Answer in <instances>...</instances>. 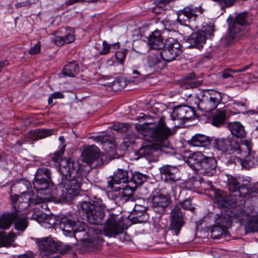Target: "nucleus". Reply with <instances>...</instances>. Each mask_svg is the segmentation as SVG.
Wrapping results in <instances>:
<instances>
[{
  "mask_svg": "<svg viewBox=\"0 0 258 258\" xmlns=\"http://www.w3.org/2000/svg\"><path fill=\"white\" fill-rule=\"evenodd\" d=\"M116 216L114 214H110L105 223L103 231L90 228L89 232L86 231V225L83 224L82 228L75 229L77 223L72 221L67 217L62 218L59 222V227L64 232L65 234H70L72 232L77 234L79 232H83L84 234L88 233L84 242L85 246L92 249H96L99 248L102 243L103 240L102 235L110 237H116L117 235L122 233L123 228L116 220Z\"/></svg>",
  "mask_w": 258,
  "mask_h": 258,
  "instance_id": "nucleus-1",
  "label": "nucleus"
},
{
  "mask_svg": "<svg viewBox=\"0 0 258 258\" xmlns=\"http://www.w3.org/2000/svg\"><path fill=\"white\" fill-rule=\"evenodd\" d=\"M59 171L66 178L62 189L63 198L67 201H71L79 195L83 185L84 176L83 171L78 162L67 159L60 160Z\"/></svg>",
  "mask_w": 258,
  "mask_h": 258,
  "instance_id": "nucleus-2",
  "label": "nucleus"
},
{
  "mask_svg": "<svg viewBox=\"0 0 258 258\" xmlns=\"http://www.w3.org/2000/svg\"><path fill=\"white\" fill-rule=\"evenodd\" d=\"M139 132L146 138L152 140L158 146L159 150L169 148L170 144L169 138L174 134V132L168 127L163 118H160L157 124L145 123L139 128Z\"/></svg>",
  "mask_w": 258,
  "mask_h": 258,
  "instance_id": "nucleus-3",
  "label": "nucleus"
},
{
  "mask_svg": "<svg viewBox=\"0 0 258 258\" xmlns=\"http://www.w3.org/2000/svg\"><path fill=\"white\" fill-rule=\"evenodd\" d=\"M128 182V172L125 170L118 169L114 172L113 175L110 177V179L108 181V185L111 189L114 188V184H126ZM116 189H122L121 191L117 194H115L114 196L122 202L127 201H133L135 200L133 194L134 192V187L130 185H126L120 186Z\"/></svg>",
  "mask_w": 258,
  "mask_h": 258,
  "instance_id": "nucleus-4",
  "label": "nucleus"
},
{
  "mask_svg": "<svg viewBox=\"0 0 258 258\" xmlns=\"http://www.w3.org/2000/svg\"><path fill=\"white\" fill-rule=\"evenodd\" d=\"M78 211L80 215L86 216L87 221L93 225H99L102 223L105 216L104 206L98 203L91 204L83 202L78 206Z\"/></svg>",
  "mask_w": 258,
  "mask_h": 258,
  "instance_id": "nucleus-5",
  "label": "nucleus"
},
{
  "mask_svg": "<svg viewBox=\"0 0 258 258\" xmlns=\"http://www.w3.org/2000/svg\"><path fill=\"white\" fill-rule=\"evenodd\" d=\"M215 202L221 208H237L241 215H247L243 208L245 201L241 197H237L233 194H227L223 190H218L215 192Z\"/></svg>",
  "mask_w": 258,
  "mask_h": 258,
  "instance_id": "nucleus-6",
  "label": "nucleus"
},
{
  "mask_svg": "<svg viewBox=\"0 0 258 258\" xmlns=\"http://www.w3.org/2000/svg\"><path fill=\"white\" fill-rule=\"evenodd\" d=\"M212 145L217 152L225 155L240 153L243 147H246V146H242V143L230 137L215 138L212 140Z\"/></svg>",
  "mask_w": 258,
  "mask_h": 258,
  "instance_id": "nucleus-7",
  "label": "nucleus"
},
{
  "mask_svg": "<svg viewBox=\"0 0 258 258\" xmlns=\"http://www.w3.org/2000/svg\"><path fill=\"white\" fill-rule=\"evenodd\" d=\"M227 186L229 190L235 193L234 196L244 199L248 196L258 192V188L248 181L240 183L235 177L227 176Z\"/></svg>",
  "mask_w": 258,
  "mask_h": 258,
  "instance_id": "nucleus-8",
  "label": "nucleus"
},
{
  "mask_svg": "<svg viewBox=\"0 0 258 258\" xmlns=\"http://www.w3.org/2000/svg\"><path fill=\"white\" fill-rule=\"evenodd\" d=\"M214 32V26L212 25H207L197 32H193L187 40L189 44L188 47H195L199 49L203 48L206 40L211 38Z\"/></svg>",
  "mask_w": 258,
  "mask_h": 258,
  "instance_id": "nucleus-9",
  "label": "nucleus"
},
{
  "mask_svg": "<svg viewBox=\"0 0 258 258\" xmlns=\"http://www.w3.org/2000/svg\"><path fill=\"white\" fill-rule=\"evenodd\" d=\"M11 202L15 211L21 212L30 204H39L44 202V199L38 196L32 197L30 192H23L21 195H11Z\"/></svg>",
  "mask_w": 258,
  "mask_h": 258,
  "instance_id": "nucleus-10",
  "label": "nucleus"
},
{
  "mask_svg": "<svg viewBox=\"0 0 258 258\" xmlns=\"http://www.w3.org/2000/svg\"><path fill=\"white\" fill-rule=\"evenodd\" d=\"M222 99L220 92L215 90H206L204 91L198 106L200 109L205 112H211L217 108Z\"/></svg>",
  "mask_w": 258,
  "mask_h": 258,
  "instance_id": "nucleus-11",
  "label": "nucleus"
},
{
  "mask_svg": "<svg viewBox=\"0 0 258 258\" xmlns=\"http://www.w3.org/2000/svg\"><path fill=\"white\" fill-rule=\"evenodd\" d=\"M232 217L229 214H217L215 217V226L211 230V237L213 239H219L223 235H225L227 229L231 226Z\"/></svg>",
  "mask_w": 258,
  "mask_h": 258,
  "instance_id": "nucleus-12",
  "label": "nucleus"
},
{
  "mask_svg": "<svg viewBox=\"0 0 258 258\" xmlns=\"http://www.w3.org/2000/svg\"><path fill=\"white\" fill-rule=\"evenodd\" d=\"M182 52L181 44L177 40L173 38H168L165 40V45L161 50V56L165 61L174 60Z\"/></svg>",
  "mask_w": 258,
  "mask_h": 258,
  "instance_id": "nucleus-13",
  "label": "nucleus"
},
{
  "mask_svg": "<svg viewBox=\"0 0 258 258\" xmlns=\"http://www.w3.org/2000/svg\"><path fill=\"white\" fill-rule=\"evenodd\" d=\"M247 33L246 28L231 22L229 24L228 34L222 38V41L226 46L233 44L245 37Z\"/></svg>",
  "mask_w": 258,
  "mask_h": 258,
  "instance_id": "nucleus-14",
  "label": "nucleus"
},
{
  "mask_svg": "<svg viewBox=\"0 0 258 258\" xmlns=\"http://www.w3.org/2000/svg\"><path fill=\"white\" fill-rule=\"evenodd\" d=\"M196 111L194 107L187 105H179L174 108L171 114L172 120H177L179 124H182L188 120L194 118Z\"/></svg>",
  "mask_w": 258,
  "mask_h": 258,
  "instance_id": "nucleus-15",
  "label": "nucleus"
},
{
  "mask_svg": "<svg viewBox=\"0 0 258 258\" xmlns=\"http://www.w3.org/2000/svg\"><path fill=\"white\" fill-rule=\"evenodd\" d=\"M242 146H246V147H243L241 153L237 154L245 156L244 159L240 161L242 168L249 169L254 167L258 164V160L255 152L252 149V144L246 141L242 143Z\"/></svg>",
  "mask_w": 258,
  "mask_h": 258,
  "instance_id": "nucleus-16",
  "label": "nucleus"
},
{
  "mask_svg": "<svg viewBox=\"0 0 258 258\" xmlns=\"http://www.w3.org/2000/svg\"><path fill=\"white\" fill-rule=\"evenodd\" d=\"M51 183V173L45 168L38 169L33 182L34 188L37 191L46 189Z\"/></svg>",
  "mask_w": 258,
  "mask_h": 258,
  "instance_id": "nucleus-17",
  "label": "nucleus"
},
{
  "mask_svg": "<svg viewBox=\"0 0 258 258\" xmlns=\"http://www.w3.org/2000/svg\"><path fill=\"white\" fill-rule=\"evenodd\" d=\"M83 160L91 166H97L103 163V159L97 147L91 145L85 148L82 153Z\"/></svg>",
  "mask_w": 258,
  "mask_h": 258,
  "instance_id": "nucleus-18",
  "label": "nucleus"
},
{
  "mask_svg": "<svg viewBox=\"0 0 258 258\" xmlns=\"http://www.w3.org/2000/svg\"><path fill=\"white\" fill-rule=\"evenodd\" d=\"M203 11L201 7H186L177 12V22L181 25H187L186 22H189L191 20H195L198 17L197 13L202 14Z\"/></svg>",
  "mask_w": 258,
  "mask_h": 258,
  "instance_id": "nucleus-19",
  "label": "nucleus"
},
{
  "mask_svg": "<svg viewBox=\"0 0 258 258\" xmlns=\"http://www.w3.org/2000/svg\"><path fill=\"white\" fill-rule=\"evenodd\" d=\"M170 230L176 235L180 233L181 227L184 225L183 215L178 207H175L171 212Z\"/></svg>",
  "mask_w": 258,
  "mask_h": 258,
  "instance_id": "nucleus-20",
  "label": "nucleus"
},
{
  "mask_svg": "<svg viewBox=\"0 0 258 258\" xmlns=\"http://www.w3.org/2000/svg\"><path fill=\"white\" fill-rule=\"evenodd\" d=\"M217 161L212 157H206L198 172L205 176H212L216 172Z\"/></svg>",
  "mask_w": 258,
  "mask_h": 258,
  "instance_id": "nucleus-21",
  "label": "nucleus"
},
{
  "mask_svg": "<svg viewBox=\"0 0 258 258\" xmlns=\"http://www.w3.org/2000/svg\"><path fill=\"white\" fill-rule=\"evenodd\" d=\"M152 207L158 213L163 212L165 208L168 206L169 198L160 193H156L152 198Z\"/></svg>",
  "mask_w": 258,
  "mask_h": 258,
  "instance_id": "nucleus-22",
  "label": "nucleus"
},
{
  "mask_svg": "<svg viewBox=\"0 0 258 258\" xmlns=\"http://www.w3.org/2000/svg\"><path fill=\"white\" fill-rule=\"evenodd\" d=\"M148 44L152 49L158 50L164 49L165 41L163 42L160 31L156 30L152 33L149 37Z\"/></svg>",
  "mask_w": 258,
  "mask_h": 258,
  "instance_id": "nucleus-23",
  "label": "nucleus"
},
{
  "mask_svg": "<svg viewBox=\"0 0 258 258\" xmlns=\"http://www.w3.org/2000/svg\"><path fill=\"white\" fill-rule=\"evenodd\" d=\"M205 158L206 157L201 152L193 153L188 157L186 163L192 169L198 172L202 162Z\"/></svg>",
  "mask_w": 258,
  "mask_h": 258,
  "instance_id": "nucleus-24",
  "label": "nucleus"
},
{
  "mask_svg": "<svg viewBox=\"0 0 258 258\" xmlns=\"http://www.w3.org/2000/svg\"><path fill=\"white\" fill-rule=\"evenodd\" d=\"M228 117L226 110H217L212 116L211 123L216 127H220L224 125Z\"/></svg>",
  "mask_w": 258,
  "mask_h": 258,
  "instance_id": "nucleus-25",
  "label": "nucleus"
},
{
  "mask_svg": "<svg viewBox=\"0 0 258 258\" xmlns=\"http://www.w3.org/2000/svg\"><path fill=\"white\" fill-rule=\"evenodd\" d=\"M160 172L165 176L166 180L170 182H175L177 178L175 174L178 172V169L174 166L168 165H163L159 168Z\"/></svg>",
  "mask_w": 258,
  "mask_h": 258,
  "instance_id": "nucleus-26",
  "label": "nucleus"
},
{
  "mask_svg": "<svg viewBox=\"0 0 258 258\" xmlns=\"http://www.w3.org/2000/svg\"><path fill=\"white\" fill-rule=\"evenodd\" d=\"M14 215V224L15 228L18 231L23 232L28 225V222L25 216L16 211Z\"/></svg>",
  "mask_w": 258,
  "mask_h": 258,
  "instance_id": "nucleus-27",
  "label": "nucleus"
},
{
  "mask_svg": "<svg viewBox=\"0 0 258 258\" xmlns=\"http://www.w3.org/2000/svg\"><path fill=\"white\" fill-rule=\"evenodd\" d=\"M80 71L78 63L76 61H70L63 68L62 73L65 76L74 77L77 75Z\"/></svg>",
  "mask_w": 258,
  "mask_h": 258,
  "instance_id": "nucleus-28",
  "label": "nucleus"
},
{
  "mask_svg": "<svg viewBox=\"0 0 258 258\" xmlns=\"http://www.w3.org/2000/svg\"><path fill=\"white\" fill-rule=\"evenodd\" d=\"M228 127L231 134L238 138L245 137L246 132L244 126L239 122H230L228 124Z\"/></svg>",
  "mask_w": 258,
  "mask_h": 258,
  "instance_id": "nucleus-29",
  "label": "nucleus"
},
{
  "mask_svg": "<svg viewBox=\"0 0 258 258\" xmlns=\"http://www.w3.org/2000/svg\"><path fill=\"white\" fill-rule=\"evenodd\" d=\"M145 207L138 205H135L134 212L132 214L133 222L135 223H142L145 222L146 220L144 219L146 216L145 213Z\"/></svg>",
  "mask_w": 258,
  "mask_h": 258,
  "instance_id": "nucleus-30",
  "label": "nucleus"
},
{
  "mask_svg": "<svg viewBox=\"0 0 258 258\" xmlns=\"http://www.w3.org/2000/svg\"><path fill=\"white\" fill-rule=\"evenodd\" d=\"M189 143L194 147H206L209 144V139L205 135L197 134L191 138Z\"/></svg>",
  "mask_w": 258,
  "mask_h": 258,
  "instance_id": "nucleus-31",
  "label": "nucleus"
},
{
  "mask_svg": "<svg viewBox=\"0 0 258 258\" xmlns=\"http://www.w3.org/2000/svg\"><path fill=\"white\" fill-rule=\"evenodd\" d=\"M157 149H159L158 147L156 149L153 147L151 143H149L147 145H143L139 150L136 151L135 153L137 156V159H139L152 155Z\"/></svg>",
  "mask_w": 258,
  "mask_h": 258,
  "instance_id": "nucleus-32",
  "label": "nucleus"
},
{
  "mask_svg": "<svg viewBox=\"0 0 258 258\" xmlns=\"http://www.w3.org/2000/svg\"><path fill=\"white\" fill-rule=\"evenodd\" d=\"M14 213L3 214L0 217V227L4 229H9L14 220Z\"/></svg>",
  "mask_w": 258,
  "mask_h": 258,
  "instance_id": "nucleus-33",
  "label": "nucleus"
},
{
  "mask_svg": "<svg viewBox=\"0 0 258 258\" xmlns=\"http://www.w3.org/2000/svg\"><path fill=\"white\" fill-rule=\"evenodd\" d=\"M231 22L238 25L242 26L244 28H246V27L250 23V21L248 18V13L246 12L238 14Z\"/></svg>",
  "mask_w": 258,
  "mask_h": 258,
  "instance_id": "nucleus-34",
  "label": "nucleus"
},
{
  "mask_svg": "<svg viewBox=\"0 0 258 258\" xmlns=\"http://www.w3.org/2000/svg\"><path fill=\"white\" fill-rule=\"evenodd\" d=\"M161 50L158 51L155 53H153L148 56V63L150 67H154L158 66V68L160 67V64L162 62L163 57L161 55Z\"/></svg>",
  "mask_w": 258,
  "mask_h": 258,
  "instance_id": "nucleus-35",
  "label": "nucleus"
},
{
  "mask_svg": "<svg viewBox=\"0 0 258 258\" xmlns=\"http://www.w3.org/2000/svg\"><path fill=\"white\" fill-rule=\"evenodd\" d=\"M246 232H258V215L251 217L245 225Z\"/></svg>",
  "mask_w": 258,
  "mask_h": 258,
  "instance_id": "nucleus-36",
  "label": "nucleus"
},
{
  "mask_svg": "<svg viewBox=\"0 0 258 258\" xmlns=\"http://www.w3.org/2000/svg\"><path fill=\"white\" fill-rule=\"evenodd\" d=\"M53 130L50 129H38L35 131H31L30 134L33 136V139L39 140L52 134Z\"/></svg>",
  "mask_w": 258,
  "mask_h": 258,
  "instance_id": "nucleus-37",
  "label": "nucleus"
},
{
  "mask_svg": "<svg viewBox=\"0 0 258 258\" xmlns=\"http://www.w3.org/2000/svg\"><path fill=\"white\" fill-rule=\"evenodd\" d=\"M15 234L10 232L8 234L0 233V247H9L14 241Z\"/></svg>",
  "mask_w": 258,
  "mask_h": 258,
  "instance_id": "nucleus-38",
  "label": "nucleus"
},
{
  "mask_svg": "<svg viewBox=\"0 0 258 258\" xmlns=\"http://www.w3.org/2000/svg\"><path fill=\"white\" fill-rule=\"evenodd\" d=\"M184 82L188 85L189 88H197L202 84V81L197 80L194 73H191L186 76L184 79Z\"/></svg>",
  "mask_w": 258,
  "mask_h": 258,
  "instance_id": "nucleus-39",
  "label": "nucleus"
},
{
  "mask_svg": "<svg viewBox=\"0 0 258 258\" xmlns=\"http://www.w3.org/2000/svg\"><path fill=\"white\" fill-rule=\"evenodd\" d=\"M146 180V177L145 175L140 173L135 172L132 176V181L130 183L133 182L135 183L137 186L142 185Z\"/></svg>",
  "mask_w": 258,
  "mask_h": 258,
  "instance_id": "nucleus-40",
  "label": "nucleus"
},
{
  "mask_svg": "<svg viewBox=\"0 0 258 258\" xmlns=\"http://www.w3.org/2000/svg\"><path fill=\"white\" fill-rule=\"evenodd\" d=\"M103 48L100 52V54L101 55H106L107 54L111 48L112 47L114 49H117L119 47V43H114L111 45L108 44L105 41H104L102 43Z\"/></svg>",
  "mask_w": 258,
  "mask_h": 258,
  "instance_id": "nucleus-41",
  "label": "nucleus"
},
{
  "mask_svg": "<svg viewBox=\"0 0 258 258\" xmlns=\"http://www.w3.org/2000/svg\"><path fill=\"white\" fill-rule=\"evenodd\" d=\"M130 127L131 125L126 123H116L112 126L113 130L121 132H125Z\"/></svg>",
  "mask_w": 258,
  "mask_h": 258,
  "instance_id": "nucleus-42",
  "label": "nucleus"
},
{
  "mask_svg": "<svg viewBox=\"0 0 258 258\" xmlns=\"http://www.w3.org/2000/svg\"><path fill=\"white\" fill-rule=\"evenodd\" d=\"M56 252H58L60 254H64L71 250L73 247L70 245H62L58 242V246H57Z\"/></svg>",
  "mask_w": 258,
  "mask_h": 258,
  "instance_id": "nucleus-43",
  "label": "nucleus"
},
{
  "mask_svg": "<svg viewBox=\"0 0 258 258\" xmlns=\"http://www.w3.org/2000/svg\"><path fill=\"white\" fill-rule=\"evenodd\" d=\"M67 30L69 31L64 37L66 43H70L75 40L74 30V29L67 28Z\"/></svg>",
  "mask_w": 258,
  "mask_h": 258,
  "instance_id": "nucleus-44",
  "label": "nucleus"
},
{
  "mask_svg": "<svg viewBox=\"0 0 258 258\" xmlns=\"http://www.w3.org/2000/svg\"><path fill=\"white\" fill-rule=\"evenodd\" d=\"M182 208L185 210L193 211L195 208L191 204V201L189 199H185L182 202L180 203Z\"/></svg>",
  "mask_w": 258,
  "mask_h": 258,
  "instance_id": "nucleus-45",
  "label": "nucleus"
},
{
  "mask_svg": "<svg viewBox=\"0 0 258 258\" xmlns=\"http://www.w3.org/2000/svg\"><path fill=\"white\" fill-rule=\"evenodd\" d=\"M66 145H63L58 152L54 153L52 157V160L54 162H58L61 158V156L63 154L65 150Z\"/></svg>",
  "mask_w": 258,
  "mask_h": 258,
  "instance_id": "nucleus-46",
  "label": "nucleus"
},
{
  "mask_svg": "<svg viewBox=\"0 0 258 258\" xmlns=\"http://www.w3.org/2000/svg\"><path fill=\"white\" fill-rule=\"evenodd\" d=\"M126 50L124 49L117 51L115 53L116 58L120 63H122L123 62L126 57Z\"/></svg>",
  "mask_w": 258,
  "mask_h": 258,
  "instance_id": "nucleus-47",
  "label": "nucleus"
},
{
  "mask_svg": "<svg viewBox=\"0 0 258 258\" xmlns=\"http://www.w3.org/2000/svg\"><path fill=\"white\" fill-rule=\"evenodd\" d=\"M40 50L41 44L40 42L38 41L34 46L32 47L31 49L29 50V53L31 55L38 54L40 52Z\"/></svg>",
  "mask_w": 258,
  "mask_h": 258,
  "instance_id": "nucleus-48",
  "label": "nucleus"
},
{
  "mask_svg": "<svg viewBox=\"0 0 258 258\" xmlns=\"http://www.w3.org/2000/svg\"><path fill=\"white\" fill-rule=\"evenodd\" d=\"M235 70H232L231 69L227 68L224 69L222 72V77L223 79H228L230 77H232V74L235 73Z\"/></svg>",
  "mask_w": 258,
  "mask_h": 258,
  "instance_id": "nucleus-49",
  "label": "nucleus"
},
{
  "mask_svg": "<svg viewBox=\"0 0 258 258\" xmlns=\"http://www.w3.org/2000/svg\"><path fill=\"white\" fill-rule=\"evenodd\" d=\"M245 103L241 101H234L232 104V108L237 111L238 112H240L241 111V109H239L240 107H245Z\"/></svg>",
  "mask_w": 258,
  "mask_h": 258,
  "instance_id": "nucleus-50",
  "label": "nucleus"
},
{
  "mask_svg": "<svg viewBox=\"0 0 258 258\" xmlns=\"http://www.w3.org/2000/svg\"><path fill=\"white\" fill-rule=\"evenodd\" d=\"M54 42L59 46H61L66 44L64 37L60 36H56L54 38Z\"/></svg>",
  "mask_w": 258,
  "mask_h": 258,
  "instance_id": "nucleus-51",
  "label": "nucleus"
},
{
  "mask_svg": "<svg viewBox=\"0 0 258 258\" xmlns=\"http://www.w3.org/2000/svg\"><path fill=\"white\" fill-rule=\"evenodd\" d=\"M31 4L30 1H27L25 2H18L15 5V7L17 9L22 7H25L30 6Z\"/></svg>",
  "mask_w": 258,
  "mask_h": 258,
  "instance_id": "nucleus-52",
  "label": "nucleus"
},
{
  "mask_svg": "<svg viewBox=\"0 0 258 258\" xmlns=\"http://www.w3.org/2000/svg\"><path fill=\"white\" fill-rule=\"evenodd\" d=\"M241 159L234 156H232L230 157L229 159L227 161V163L232 164L236 162L240 163Z\"/></svg>",
  "mask_w": 258,
  "mask_h": 258,
  "instance_id": "nucleus-53",
  "label": "nucleus"
},
{
  "mask_svg": "<svg viewBox=\"0 0 258 258\" xmlns=\"http://www.w3.org/2000/svg\"><path fill=\"white\" fill-rule=\"evenodd\" d=\"M252 63H250V64L246 65L240 69H239L238 70H235V71L234 72H235V73H241V72H245L246 70L250 69L251 68V67L252 66Z\"/></svg>",
  "mask_w": 258,
  "mask_h": 258,
  "instance_id": "nucleus-54",
  "label": "nucleus"
},
{
  "mask_svg": "<svg viewBox=\"0 0 258 258\" xmlns=\"http://www.w3.org/2000/svg\"><path fill=\"white\" fill-rule=\"evenodd\" d=\"M130 139L128 140L127 136H126L124 138L123 142L125 144L130 143L133 144L134 143V139H135V135L134 134H132L130 136Z\"/></svg>",
  "mask_w": 258,
  "mask_h": 258,
  "instance_id": "nucleus-55",
  "label": "nucleus"
},
{
  "mask_svg": "<svg viewBox=\"0 0 258 258\" xmlns=\"http://www.w3.org/2000/svg\"><path fill=\"white\" fill-rule=\"evenodd\" d=\"M86 1V0H68L66 2L65 4L67 6H71L77 3H84Z\"/></svg>",
  "mask_w": 258,
  "mask_h": 258,
  "instance_id": "nucleus-56",
  "label": "nucleus"
},
{
  "mask_svg": "<svg viewBox=\"0 0 258 258\" xmlns=\"http://www.w3.org/2000/svg\"><path fill=\"white\" fill-rule=\"evenodd\" d=\"M53 99H60L64 97V95L62 93L59 92H56L51 94Z\"/></svg>",
  "mask_w": 258,
  "mask_h": 258,
  "instance_id": "nucleus-57",
  "label": "nucleus"
},
{
  "mask_svg": "<svg viewBox=\"0 0 258 258\" xmlns=\"http://www.w3.org/2000/svg\"><path fill=\"white\" fill-rule=\"evenodd\" d=\"M174 0H156L155 1V4L156 5H160V4H161V5H167L173 1H174Z\"/></svg>",
  "mask_w": 258,
  "mask_h": 258,
  "instance_id": "nucleus-58",
  "label": "nucleus"
},
{
  "mask_svg": "<svg viewBox=\"0 0 258 258\" xmlns=\"http://www.w3.org/2000/svg\"><path fill=\"white\" fill-rule=\"evenodd\" d=\"M18 258H35L33 253H24L18 256Z\"/></svg>",
  "mask_w": 258,
  "mask_h": 258,
  "instance_id": "nucleus-59",
  "label": "nucleus"
},
{
  "mask_svg": "<svg viewBox=\"0 0 258 258\" xmlns=\"http://www.w3.org/2000/svg\"><path fill=\"white\" fill-rule=\"evenodd\" d=\"M9 62L7 60H4L2 61H0V72L2 71V69L9 66Z\"/></svg>",
  "mask_w": 258,
  "mask_h": 258,
  "instance_id": "nucleus-60",
  "label": "nucleus"
},
{
  "mask_svg": "<svg viewBox=\"0 0 258 258\" xmlns=\"http://www.w3.org/2000/svg\"><path fill=\"white\" fill-rule=\"evenodd\" d=\"M32 218L35 219L38 222L42 221L41 219H42V214H41V217L37 214H34L32 216Z\"/></svg>",
  "mask_w": 258,
  "mask_h": 258,
  "instance_id": "nucleus-61",
  "label": "nucleus"
},
{
  "mask_svg": "<svg viewBox=\"0 0 258 258\" xmlns=\"http://www.w3.org/2000/svg\"><path fill=\"white\" fill-rule=\"evenodd\" d=\"M53 98L52 97V96H51V95H50V96L49 97L48 99V103H49V104H51V103H52V100H53Z\"/></svg>",
  "mask_w": 258,
  "mask_h": 258,
  "instance_id": "nucleus-62",
  "label": "nucleus"
},
{
  "mask_svg": "<svg viewBox=\"0 0 258 258\" xmlns=\"http://www.w3.org/2000/svg\"><path fill=\"white\" fill-rule=\"evenodd\" d=\"M199 181L200 182V183L202 184V185L203 184H205L204 181V179L202 177L199 178ZM202 187H203L202 186Z\"/></svg>",
  "mask_w": 258,
  "mask_h": 258,
  "instance_id": "nucleus-63",
  "label": "nucleus"
},
{
  "mask_svg": "<svg viewBox=\"0 0 258 258\" xmlns=\"http://www.w3.org/2000/svg\"><path fill=\"white\" fill-rule=\"evenodd\" d=\"M59 140L63 144L64 142V138L63 137V136H60L59 137Z\"/></svg>",
  "mask_w": 258,
  "mask_h": 258,
  "instance_id": "nucleus-64",
  "label": "nucleus"
}]
</instances>
